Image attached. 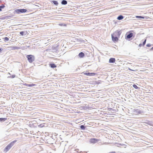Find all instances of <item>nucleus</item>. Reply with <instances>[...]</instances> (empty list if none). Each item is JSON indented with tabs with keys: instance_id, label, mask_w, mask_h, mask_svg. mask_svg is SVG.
Wrapping results in <instances>:
<instances>
[{
	"instance_id": "24",
	"label": "nucleus",
	"mask_w": 153,
	"mask_h": 153,
	"mask_svg": "<svg viewBox=\"0 0 153 153\" xmlns=\"http://www.w3.org/2000/svg\"><path fill=\"white\" fill-rule=\"evenodd\" d=\"M45 126L44 124H41L38 126L40 128H42Z\"/></svg>"
},
{
	"instance_id": "18",
	"label": "nucleus",
	"mask_w": 153,
	"mask_h": 153,
	"mask_svg": "<svg viewBox=\"0 0 153 153\" xmlns=\"http://www.w3.org/2000/svg\"><path fill=\"white\" fill-rule=\"evenodd\" d=\"M26 33L25 31H21L20 32V34L22 36H24L26 35Z\"/></svg>"
},
{
	"instance_id": "38",
	"label": "nucleus",
	"mask_w": 153,
	"mask_h": 153,
	"mask_svg": "<svg viewBox=\"0 0 153 153\" xmlns=\"http://www.w3.org/2000/svg\"><path fill=\"white\" fill-rule=\"evenodd\" d=\"M150 49L151 50H153V47H152Z\"/></svg>"
},
{
	"instance_id": "23",
	"label": "nucleus",
	"mask_w": 153,
	"mask_h": 153,
	"mask_svg": "<svg viewBox=\"0 0 153 153\" xmlns=\"http://www.w3.org/2000/svg\"><path fill=\"white\" fill-rule=\"evenodd\" d=\"M82 74H84L85 75L89 76V72L86 73L85 72H83Z\"/></svg>"
},
{
	"instance_id": "26",
	"label": "nucleus",
	"mask_w": 153,
	"mask_h": 153,
	"mask_svg": "<svg viewBox=\"0 0 153 153\" xmlns=\"http://www.w3.org/2000/svg\"><path fill=\"white\" fill-rule=\"evenodd\" d=\"M27 85L29 87H31L35 85L34 84H28Z\"/></svg>"
},
{
	"instance_id": "10",
	"label": "nucleus",
	"mask_w": 153,
	"mask_h": 153,
	"mask_svg": "<svg viewBox=\"0 0 153 153\" xmlns=\"http://www.w3.org/2000/svg\"><path fill=\"white\" fill-rule=\"evenodd\" d=\"M10 48L12 50H15V49H17L19 48L18 47H17L16 46H11L10 47Z\"/></svg>"
},
{
	"instance_id": "30",
	"label": "nucleus",
	"mask_w": 153,
	"mask_h": 153,
	"mask_svg": "<svg viewBox=\"0 0 153 153\" xmlns=\"http://www.w3.org/2000/svg\"><path fill=\"white\" fill-rule=\"evenodd\" d=\"M146 39H145L144 40V41L143 42V46H144L145 45L146 43Z\"/></svg>"
},
{
	"instance_id": "15",
	"label": "nucleus",
	"mask_w": 153,
	"mask_h": 153,
	"mask_svg": "<svg viewBox=\"0 0 153 153\" xmlns=\"http://www.w3.org/2000/svg\"><path fill=\"white\" fill-rule=\"evenodd\" d=\"M59 49V48H53V46L52 48V52H55L57 51Z\"/></svg>"
},
{
	"instance_id": "41",
	"label": "nucleus",
	"mask_w": 153,
	"mask_h": 153,
	"mask_svg": "<svg viewBox=\"0 0 153 153\" xmlns=\"http://www.w3.org/2000/svg\"><path fill=\"white\" fill-rule=\"evenodd\" d=\"M9 74H10V73H9Z\"/></svg>"
},
{
	"instance_id": "35",
	"label": "nucleus",
	"mask_w": 153,
	"mask_h": 153,
	"mask_svg": "<svg viewBox=\"0 0 153 153\" xmlns=\"http://www.w3.org/2000/svg\"><path fill=\"white\" fill-rule=\"evenodd\" d=\"M128 69L129 70H131V71H134V70H131V69L130 68H128Z\"/></svg>"
},
{
	"instance_id": "40",
	"label": "nucleus",
	"mask_w": 153,
	"mask_h": 153,
	"mask_svg": "<svg viewBox=\"0 0 153 153\" xmlns=\"http://www.w3.org/2000/svg\"><path fill=\"white\" fill-rule=\"evenodd\" d=\"M1 10H1V9H0V11H1Z\"/></svg>"
},
{
	"instance_id": "7",
	"label": "nucleus",
	"mask_w": 153,
	"mask_h": 153,
	"mask_svg": "<svg viewBox=\"0 0 153 153\" xmlns=\"http://www.w3.org/2000/svg\"><path fill=\"white\" fill-rule=\"evenodd\" d=\"M115 59L114 58H110L109 60V62L110 63H114L115 62Z\"/></svg>"
},
{
	"instance_id": "8",
	"label": "nucleus",
	"mask_w": 153,
	"mask_h": 153,
	"mask_svg": "<svg viewBox=\"0 0 153 153\" xmlns=\"http://www.w3.org/2000/svg\"><path fill=\"white\" fill-rule=\"evenodd\" d=\"M78 56L79 57L81 58L85 56L84 53L82 52H80L79 54H78Z\"/></svg>"
},
{
	"instance_id": "22",
	"label": "nucleus",
	"mask_w": 153,
	"mask_h": 153,
	"mask_svg": "<svg viewBox=\"0 0 153 153\" xmlns=\"http://www.w3.org/2000/svg\"><path fill=\"white\" fill-rule=\"evenodd\" d=\"M136 18L139 19H144V17L141 16H136Z\"/></svg>"
},
{
	"instance_id": "16",
	"label": "nucleus",
	"mask_w": 153,
	"mask_h": 153,
	"mask_svg": "<svg viewBox=\"0 0 153 153\" xmlns=\"http://www.w3.org/2000/svg\"><path fill=\"white\" fill-rule=\"evenodd\" d=\"M7 120L6 118H0V122H3Z\"/></svg>"
},
{
	"instance_id": "32",
	"label": "nucleus",
	"mask_w": 153,
	"mask_h": 153,
	"mask_svg": "<svg viewBox=\"0 0 153 153\" xmlns=\"http://www.w3.org/2000/svg\"><path fill=\"white\" fill-rule=\"evenodd\" d=\"M4 39L6 41H8L9 40V39L7 37H6L4 38Z\"/></svg>"
},
{
	"instance_id": "9",
	"label": "nucleus",
	"mask_w": 153,
	"mask_h": 153,
	"mask_svg": "<svg viewBox=\"0 0 153 153\" xmlns=\"http://www.w3.org/2000/svg\"><path fill=\"white\" fill-rule=\"evenodd\" d=\"M133 35V33H130L128 34L126 36L127 38L128 39H130L131 38Z\"/></svg>"
},
{
	"instance_id": "27",
	"label": "nucleus",
	"mask_w": 153,
	"mask_h": 153,
	"mask_svg": "<svg viewBox=\"0 0 153 153\" xmlns=\"http://www.w3.org/2000/svg\"><path fill=\"white\" fill-rule=\"evenodd\" d=\"M59 46V45L58 44H56L55 45H54L53 46V48H58Z\"/></svg>"
},
{
	"instance_id": "37",
	"label": "nucleus",
	"mask_w": 153,
	"mask_h": 153,
	"mask_svg": "<svg viewBox=\"0 0 153 153\" xmlns=\"http://www.w3.org/2000/svg\"><path fill=\"white\" fill-rule=\"evenodd\" d=\"M2 50L3 49L0 48V52L2 51Z\"/></svg>"
},
{
	"instance_id": "13",
	"label": "nucleus",
	"mask_w": 153,
	"mask_h": 153,
	"mask_svg": "<svg viewBox=\"0 0 153 153\" xmlns=\"http://www.w3.org/2000/svg\"><path fill=\"white\" fill-rule=\"evenodd\" d=\"M124 17L122 15H119L117 18V19L118 20H121L123 19Z\"/></svg>"
},
{
	"instance_id": "19",
	"label": "nucleus",
	"mask_w": 153,
	"mask_h": 153,
	"mask_svg": "<svg viewBox=\"0 0 153 153\" xmlns=\"http://www.w3.org/2000/svg\"><path fill=\"white\" fill-rule=\"evenodd\" d=\"M80 128L82 130H84L85 128V127L83 125H82L79 126Z\"/></svg>"
},
{
	"instance_id": "1",
	"label": "nucleus",
	"mask_w": 153,
	"mask_h": 153,
	"mask_svg": "<svg viewBox=\"0 0 153 153\" xmlns=\"http://www.w3.org/2000/svg\"><path fill=\"white\" fill-rule=\"evenodd\" d=\"M26 57L27 59L28 62L30 63H32L34 61L35 59L34 56L32 55H29L26 56Z\"/></svg>"
},
{
	"instance_id": "17",
	"label": "nucleus",
	"mask_w": 153,
	"mask_h": 153,
	"mask_svg": "<svg viewBox=\"0 0 153 153\" xmlns=\"http://www.w3.org/2000/svg\"><path fill=\"white\" fill-rule=\"evenodd\" d=\"M137 112L138 114H143V111L142 110H140L137 109Z\"/></svg>"
},
{
	"instance_id": "4",
	"label": "nucleus",
	"mask_w": 153,
	"mask_h": 153,
	"mask_svg": "<svg viewBox=\"0 0 153 153\" xmlns=\"http://www.w3.org/2000/svg\"><path fill=\"white\" fill-rule=\"evenodd\" d=\"M121 33V32L120 30H117L115 31L112 35H113L114 36H115L118 38L119 37Z\"/></svg>"
},
{
	"instance_id": "31",
	"label": "nucleus",
	"mask_w": 153,
	"mask_h": 153,
	"mask_svg": "<svg viewBox=\"0 0 153 153\" xmlns=\"http://www.w3.org/2000/svg\"><path fill=\"white\" fill-rule=\"evenodd\" d=\"M16 77V75H12L11 76H10V77L12 78H15Z\"/></svg>"
},
{
	"instance_id": "5",
	"label": "nucleus",
	"mask_w": 153,
	"mask_h": 153,
	"mask_svg": "<svg viewBox=\"0 0 153 153\" xmlns=\"http://www.w3.org/2000/svg\"><path fill=\"white\" fill-rule=\"evenodd\" d=\"M100 141V140L96 138H91L89 140L90 143H95Z\"/></svg>"
},
{
	"instance_id": "6",
	"label": "nucleus",
	"mask_w": 153,
	"mask_h": 153,
	"mask_svg": "<svg viewBox=\"0 0 153 153\" xmlns=\"http://www.w3.org/2000/svg\"><path fill=\"white\" fill-rule=\"evenodd\" d=\"M111 38L112 40L114 42H117L118 41V38L114 36L112 34H111Z\"/></svg>"
},
{
	"instance_id": "34",
	"label": "nucleus",
	"mask_w": 153,
	"mask_h": 153,
	"mask_svg": "<svg viewBox=\"0 0 153 153\" xmlns=\"http://www.w3.org/2000/svg\"><path fill=\"white\" fill-rule=\"evenodd\" d=\"M139 46L140 47H141V46H142V44L140 43V44H139Z\"/></svg>"
},
{
	"instance_id": "21",
	"label": "nucleus",
	"mask_w": 153,
	"mask_h": 153,
	"mask_svg": "<svg viewBox=\"0 0 153 153\" xmlns=\"http://www.w3.org/2000/svg\"><path fill=\"white\" fill-rule=\"evenodd\" d=\"M96 75V73H89V76H94Z\"/></svg>"
},
{
	"instance_id": "28",
	"label": "nucleus",
	"mask_w": 153,
	"mask_h": 153,
	"mask_svg": "<svg viewBox=\"0 0 153 153\" xmlns=\"http://www.w3.org/2000/svg\"><path fill=\"white\" fill-rule=\"evenodd\" d=\"M133 87L135 89H137L138 88V87L136 85H135V84L133 85Z\"/></svg>"
},
{
	"instance_id": "20",
	"label": "nucleus",
	"mask_w": 153,
	"mask_h": 153,
	"mask_svg": "<svg viewBox=\"0 0 153 153\" xmlns=\"http://www.w3.org/2000/svg\"><path fill=\"white\" fill-rule=\"evenodd\" d=\"M10 16H6L5 17H2L1 18V19H7L9 17H10Z\"/></svg>"
},
{
	"instance_id": "14",
	"label": "nucleus",
	"mask_w": 153,
	"mask_h": 153,
	"mask_svg": "<svg viewBox=\"0 0 153 153\" xmlns=\"http://www.w3.org/2000/svg\"><path fill=\"white\" fill-rule=\"evenodd\" d=\"M52 3L54 5L57 6L58 4V2L56 1L53 0L52 1Z\"/></svg>"
},
{
	"instance_id": "36",
	"label": "nucleus",
	"mask_w": 153,
	"mask_h": 153,
	"mask_svg": "<svg viewBox=\"0 0 153 153\" xmlns=\"http://www.w3.org/2000/svg\"><path fill=\"white\" fill-rule=\"evenodd\" d=\"M16 141V140H14V141H13L12 142H13V144H14V143H15Z\"/></svg>"
},
{
	"instance_id": "11",
	"label": "nucleus",
	"mask_w": 153,
	"mask_h": 153,
	"mask_svg": "<svg viewBox=\"0 0 153 153\" xmlns=\"http://www.w3.org/2000/svg\"><path fill=\"white\" fill-rule=\"evenodd\" d=\"M50 66L52 68H54L56 67V65L53 63L50 64Z\"/></svg>"
},
{
	"instance_id": "39",
	"label": "nucleus",
	"mask_w": 153,
	"mask_h": 153,
	"mask_svg": "<svg viewBox=\"0 0 153 153\" xmlns=\"http://www.w3.org/2000/svg\"><path fill=\"white\" fill-rule=\"evenodd\" d=\"M109 153H115V152H109Z\"/></svg>"
},
{
	"instance_id": "33",
	"label": "nucleus",
	"mask_w": 153,
	"mask_h": 153,
	"mask_svg": "<svg viewBox=\"0 0 153 153\" xmlns=\"http://www.w3.org/2000/svg\"><path fill=\"white\" fill-rule=\"evenodd\" d=\"M151 46V45L150 44H148L146 45V46L148 47H150Z\"/></svg>"
},
{
	"instance_id": "12",
	"label": "nucleus",
	"mask_w": 153,
	"mask_h": 153,
	"mask_svg": "<svg viewBox=\"0 0 153 153\" xmlns=\"http://www.w3.org/2000/svg\"><path fill=\"white\" fill-rule=\"evenodd\" d=\"M61 3L62 5H66L67 4V1L65 0H63L61 1Z\"/></svg>"
},
{
	"instance_id": "3",
	"label": "nucleus",
	"mask_w": 153,
	"mask_h": 153,
	"mask_svg": "<svg viewBox=\"0 0 153 153\" xmlns=\"http://www.w3.org/2000/svg\"><path fill=\"white\" fill-rule=\"evenodd\" d=\"M27 10L25 9H16L15 10V12L16 13L19 14L20 13H24L26 12Z\"/></svg>"
},
{
	"instance_id": "2",
	"label": "nucleus",
	"mask_w": 153,
	"mask_h": 153,
	"mask_svg": "<svg viewBox=\"0 0 153 153\" xmlns=\"http://www.w3.org/2000/svg\"><path fill=\"white\" fill-rule=\"evenodd\" d=\"M13 145V142H11L10 144L6 147L4 149V152H7L10 149V148Z\"/></svg>"
},
{
	"instance_id": "29",
	"label": "nucleus",
	"mask_w": 153,
	"mask_h": 153,
	"mask_svg": "<svg viewBox=\"0 0 153 153\" xmlns=\"http://www.w3.org/2000/svg\"><path fill=\"white\" fill-rule=\"evenodd\" d=\"M5 7V6L4 4L0 6V9H2L4 8Z\"/></svg>"
},
{
	"instance_id": "25",
	"label": "nucleus",
	"mask_w": 153,
	"mask_h": 153,
	"mask_svg": "<svg viewBox=\"0 0 153 153\" xmlns=\"http://www.w3.org/2000/svg\"><path fill=\"white\" fill-rule=\"evenodd\" d=\"M59 25L60 26H66V25L64 23H60L59 24Z\"/></svg>"
}]
</instances>
